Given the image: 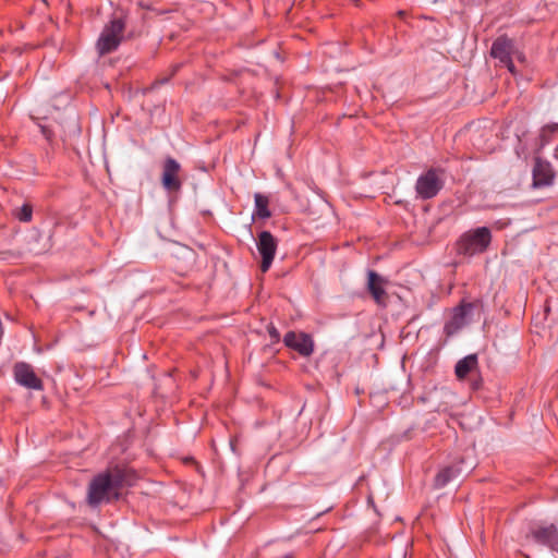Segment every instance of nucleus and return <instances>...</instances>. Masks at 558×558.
<instances>
[{
  "label": "nucleus",
  "instance_id": "1a4fd4ad",
  "mask_svg": "<svg viewBox=\"0 0 558 558\" xmlns=\"http://www.w3.org/2000/svg\"><path fill=\"white\" fill-rule=\"evenodd\" d=\"M530 535L536 543L558 551V530L554 524L536 526Z\"/></svg>",
  "mask_w": 558,
  "mask_h": 558
},
{
  "label": "nucleus",
  "instance_id": "6e6552de",
  "mask_svg": "<svg viewBox=\"0 0 558 558\" xmlns=\"http://www.w3.org/2000/svg\"><path fill=\"white\" fill-rule=\"evenodd\" d=\"M14 378L17 384L29 389L40 390L43 388L41 380L36 376L33 367L27 363H16L14 368Z\"/></svg>",
  "mask_w": 558,
  "mask_h": 558
},
{
  "label": "nucleus",
  "instance_id": "7ed1b4c3",
  "mask_svg": "<svg viewBox=\"0 0 558 558\" xmlns=\"http://www.w3.org/2000/svg\"><path fill=\"white\" fill-rule=\"evenodd\" d=\"M490 242V231L486 227L465 233L458 243V251L464 255H474L486 250Z\"/></svg>",
  "mask_w": 558,
  "mask_h": 558
},
{
  "label": "nucleus",
  "instance_id": "f3484780",
  "mask_svg": "<svg viewBox=\"0 0 558 558\" xmlns=\"http://www.w3.org/2000/svg\"><path fill=\"white\" fill-rule=\"evenodd\" d=\"M14 216L23 222H28L32 220L33 208L29 204H24L22 207L15 209Z\"/></svg>",
  "mask_w": 558,
  "mask_h": 558
},
{
  "label": "nucleus",
  "instance_id": "9b49d317",
  "mask_svg": "<svg viewBox=\"0 0 558 558\" xmlns=\"http://www.w3.org/2000/svg\"><path fill=\"white\" fill-rule=\"evenodd\" d=\"M472 311V304H461L453 310L450 320L446 324L445 329L448 335L457 332L466 324V317Z\"/></svg>",
  "mask_w": 558,
  "mask_h": 558
},
{
  "label": "nucleus",
  "instance_id": "9d476101",
  "mask_svg": "<svg viewBox=\"0 0 558 558\" xmlns=\"http://www.w3.org/2000/svg\"><path fill=\"white\" fill-rule=\"evenodd\" d=\"M180 165L172 158L163 163L162 185L168 191H179L181 181L179 179Z\"/></svg>",
  "mask_w": 558,
  "mask_h": 558
},
{
  "label": "nucleus",
  "instance_id": "0eeeda50",
  "mask_svg": "<svg viewBox=\"0 0 558 558\" xmlns=\"http://www.w3.org/2000/svg\"><path fill=\"white\" fill-rule=\"evenodd\" d=\"M283 342L288 348L299 352L303 356H308L314 351L313 339L311 336L303 332L296 333L289 331L286 333Z\"/></svg>",
  "mask_w": 558,
  "mask_h": 558
},
{
  "label": "nucleus",
  "instance_id": "f257e3e1",
  "mask_svg": "<svg viewBox=\"0 0 558 558\" xmlns=\"http://www.w3.org/2000/svg\"><path fill=\"white\" fill-rule=\"evenodd\" d=\"M120 478L118 474L106 472L98 474L89 484L87 501L90 506H97L109 501L118 495Z\"/></svg>",
  "mask_w": 558,
  "mask_h": 558
},
{
  "label": "nucleus",
  "instance_id": "aec40b11",
  "mask_svg": "<svg viewBox=\"0 0 558 558\" xmlns=\"http://www.w3.org/2000/svg\"><path fill=\"white\" fill-rule=\"evenodd\" d=\"M517 57L519 60H523L522 56L520 53H517Z\"/></svg>",
  "mask_w": 558,
  "mask_h": 558
},
{
  "label": "nucleus",
  "instance_id": "2eb2a0df",
  "mask_svg": "<svg viewBox=\"0 0 558 558\" xmlns=\"http://www.w3.org/2000/svg\"><path fill=\"white\" fill-rule=\"evenodd\" d=\"M254 202H255V210H254L255 216H257L258 218H262V219H267L271 216V213L268 209L269 201H268L267 196H265L260 193H256L254 195Z\"/></svg>",
  "mask_w": 558,
  "mask_h": 558
},
{
  "label": "nucleus",
  "instance_id": "412c9836",
  "mask_svg": "<svg viewBox=\"0 0 558 558\" xmlns=\"http://www.w3.org/2000/svg\"><path fill=\"white\" fill-rule=\"evenodd\" d=\"M283 558H293L291 555H287Z\"/></svg>",
  "mask_w": 558,
  "mask_h": 558
},
{
  "label": "nucleus",
  "instance_id": "a211bd4d",
  "mask_svg": "<svg viewBox=\"0 0 558 558\" xmlns=\"http://www.w3.org/2000/svg\"><path fill=\"white\" fill-rule=\"evenodd\" d=\"M558 132V123L547 124L545 125L539 134L541 145L544 146L545 144L549 143V134L557 133Z\"/></svg>",
  "mask_w": 558,
  "mask_h": 558
},
{
  "label": "nucleus",
  "instance_id": "f03ea898",
  "mask_svg": "<svg viewBox=\"0 0 558 558\" xmlns=\"http://www.w3.org/2000/svg\"><path fill=\"white\" fill-rule=\"evenodd\" d=\"M125 23L122 19H112L105 25L98 40L97 50L104 56L114 51L123 39Z\"/></svg>",
  "mask_w": 558,
  "mask_h": 558
},
{
  "label": "nucleus",
  "instance_id": "423d86ee",
  "mask_svg": "<svg viewBox=\"0 0 558 558\" xmlns=\"http://www.w3.org/2000/svg\"><path fill=\"white\" fill-rule=\"evenodd\" d=\"M490 53L495 59H498L510 73L515 74L512 61V54L514 53L512 40L507 37H498L493 43Z\"/></svg>",
  "mask_w": 558,
  "mask_h": 558
},
{
  "label": "nucleus",
  "instance_id": "4468645a",
  "mask_svg": "<svg viewBox=\"0 0 558 558\" xmlns=\"http://www.w3.org/2000/svg\"><path fill=\"white\" fill-rule=\"evenodd\" d=\"M478 366L477 355L470 354L456 364L454 373L459 379H464L469 374L476 371Z\"/></svg>",
  "mask_w": 558,
  "mask_h": 558
},
{
  "label": "nucleus",
  "instance_id": "ddd939ff",
  "mask_svg": "<svg viewBox=\"0 0 558 558\" xmlns=\"http://www.w3.org/2000/svg\"><path fill=\"white\" fill-rule=\"evenodd\" d=\"M534 185H549L554 179L551 167L548 162L536 159L533 168Z\"/></svg>",
  "mask_w": 558,
  "mask_h": 558
},
{
  "label": "nucleus",
  "instance_id": "f8f14e48",
  "mask_svg": "<svg viewBox=\"0 0 558 558\" xmlns=\"http://www.w3.org/2000/svg\"><path fill=\"white\" fill-rule=\"evenodd\" d=\"M387 281L375 271H368L367 288L377 304L384 305L386 302L385 286Z\"/></svg>",
  "mask_w": 558,
  "mask_h": 558
},
{
  "label": "nucleus",
  "instance_id": "39448f33",
  "mask_svg": "<svg viewBox=\"0 0 558 558\" xmlns=\"http://www.w3.org/2000/svg\"><path fill=\"white\" fill-rule=\"evenodd\" d=\"M256 245L262 255L260 270L267 272L274 262L278 242L269 231H262L258 234Z\"/></svg>",
  "mask_w": 558,
  "mask_h": 558
},
{
  "label": "nucleus",
  "instance_id": "6ab92c4d",
  "mask_svg": "<svg viewBox=\"0 0 558 558\" xmlns=\"http://www.w3.org/2000/svg\"><path fill=\"white\" fill-rule=\"evenodd\" d=\"M269 333L272 338H276V339L279 338V333L274 327L269 330Z\"/></svg>",
  "mask_w": 558,
  "mask_h": 558
},
{
  "label": "nucleus",
  "instance_id": "dca6fc26",
  "mask_svg": "<svg viewBox=\"0 0 558 558\" xmlns=\"http://www.w3.org/2000/svg\"><path fill=\"white\" fill-rule=\"evenodd\" d=\"M460 470H458L454 466H448L442 469L435 478V485L437 487H444L447 485L451 480H453L458 474Z\"/></svg>",
  "mask_w": 558,
  "mask_h": 558
},
{
  "label": "nucleus",
  "instance_id": "20e7f679",
  "mask_svg": "<svg viewBox=\"0 0 558 558\" xmlns=\"http://www.w3.org/2000/svg\"><path fill=\"white\" fill-rule=\"evenodd\" d=\"M442 187L440 174L435 169H429L421 174L416 181L415 190L423 199L435 197Z\"/></svg>",
  "mask_w": 558,
  "mask_h": 558
}]
</instances>
